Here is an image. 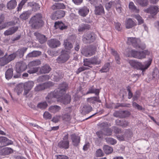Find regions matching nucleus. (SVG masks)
<instances>
[{"instance_id": "f257e3e1", "label": "nucleus", "mask_w": 159, "mask_h": 159, "mask_svg": "<svg viewBox=\"0 0 159 159\" xmlns=\"http://www.w3.org/2000/svg\"><path fill=\"white\" fill-rule=\"evenodd\" d=\"M67 88L68 84L66 83L60 84L58 88L53 92L48 93L46 97L47 101L51 103L53 101L52 99L56 98L58 99V101L65 104L69 103L71 100L70 96L67 94L64 96Z\"/></svg>"}, {"instance_id": "f03ea898", "label": "nucleus", "mask_w": 159, "mask_h": 159, "mask_svg": "<svg viewBox=\"0 0 159 159\" xmlns=\"http://www.w3.org/2000/svg\"><path fill=\"white\" fill-rule=\"evenodd\" d=\"M148 53L146 51L138 52L134 50L127 49L124 52L125 54L128 57H133L139 59H142L145 58Z\"/></svg>"}, {"instance_id": "7ed1b4c3", "label": "nucleus", "mask_w": 159, "mask_h": 159, "mask_svg": "<svg viewBox=\"0 0 159 159\" xmlns=\"http://www.w3.org/2000/svg\"><path fill=\"white\" fill-rule=\"evenodd\" d=\"M42 15L40 13L36 14L32 17L29 21L31 26L35 28H38L43 25V22L42 20Z\"/></svg>"}, {"instance_id": "20e7f679", "label": "nucleus", "mask_w": 159, "mask_h": 159, "mask_svg": "<svg viewBox=\"0 0 159 159\" xmlns=\"http://www.w3.org/2000/svg\"><path fill=\"white\" fill-rule=\"evenodd\" d=\"M128 62L132 67L134 69H140L144 71L149 66L151 63V60H149L146 61L144 65H143L141 63L134 60H129Z\"/></svg>"}, {"instance_id": "39448f33", "label": "nucleus", "mask_w": 159, "mask_h": 159, "mask_svg": "<svg viewBox=\"0 0 159 159\" xmlns=\"http://www.w3.org/2000/svg\"><path fill=\"white\" fill-rule=\"evenodd\" d=\"M127 43L131 44L134 47L136 48H140L143 49L145 48V45L141 46L140 45L141 41L140 39L135 38L129 37L128 38Z\"/></svg>"}, {"instance_id": "423d86ee", "label": "nucleus", "mask_w": 159, "mask_h": 159, "mask_svg": "<svg viewBox=\"0 0 159 159\" xmlns=\"http://www.w3.org/2000/svg\"><path fill=\"white\" fill-rule=\"evenodd\" d=\"M70 52L65 50L62 51L61 54L57 59V62L59 63H64L70 58Z\"/></svg>"}, {"instance_id": "0eeeda50", "label": "nucleus", "mask_w": 159, "mask_h": 159, "mask_svg": "<svg viewBox=\"0 0 159 159\" xmlns=\"http://www.w3.org/2000/svg\"><path fill=\"white\" fill-rule=\"evenodd\" d=\"M69 135L66 133L63 136L62 140L59 142L58 146L61 148L67 149L69 148Z\"/></svg>"}, {"instance_id": "6e6552de", "label": "nucleus", "mask_w": 159, "mask_h": 159, "mask_svg": "<svg viewBox=\"0 0 159 159\" xmlns=\"http://www.w3.org/2000/svg\"><path fill=\"white\" fill-rule=\"evenodd\" d=\"M144 12L153 16L156 15L159 12V7L156 5H151L144 10Z\"/></svg>"}, {"instance_id": "1a4fd4ad", "label": "nucleus", "mask_w": 159, "mask_h": 159, "mask_svg": "<svg viewBox=\"0 0 159 159\" xmlns=\"http://www.w3.org/2000/svg\"><path fill=\"white\" fill-rule=\"evenodd\" d=\"M34 83L32 81H28L25 83L23 85L24 89V95L26 96L30 90L34 85Z\"/></svg>"}, {"instance_id": "9d476101", "label": "nucleus", "mask_w": 159, "mask_h": 159, "mask_svg": "<svg viewBox=\"0 0 159 159\" xmlns=\"http://www.w3.org/2000/svg\"><path fill=\"white\" fill-rule=\"evenodd\" d=\"M95 39L93 34L88 33L83 36V40L84 43H90L93 42Z\"/></svg>"}, {"instance_id": "9b49d317", "label": "nucleus", "mask_w": 159, "mask_h": 159, "mask_svg": "<svg viewBox=\"0 0 159 159\" xmlns=\"http://www.w3.org/2000/svg\"><path fill=\"white\" fill-rule=\"evenodd\" d=\"M16 71L17 73H20L25 70L26 68V65L23 63L18 62L16 65Z\"/></svg>"}, {"instance_id": "f8f14e48", "label": "nucleus", "mask_w": 159, "mask_h": 159, "mask_svg": "<svg viewBox=\"0 0 159 159\" xmlns=\"http://www.w3.org/2000/svg\"><path fill=\"white\" fill-rule=\"evenodd\" d=\"M48 44L49 46L52 48H57L61 45L59 41L56 39H51L48 41Z\"/></svg>"}, {"instance_id": "ddd939ff", "label": "nucleus", "mask_w": 159, "mask_h": 159, "mask_svg": "<svg viewBox=\"0 0 159 159\" xmlns=\"http://www.w3.org/2000/svg\"><path fill=\"white\" fill-rule=\"evenodd\" d=\"M71 139L73 145L76 146L80 141V138L75 134H73L70 135Z\"/></svg>"}, {"instance_id": "4468645a", "label": "nucleus", "mask_w": 159, "mask_h": 159, "mask_svg": "<svg viewBox=\"0 0 159 159\" xmlns=\"http://www.w3.org/2000/svg\"><path fill=\"white\" fill-rule=\"evenodd\" d=\"M89 12V9L86 6H84L79 8L78 11L79 15L83 17L86 16Z\"/></svg>"}, {"instance_id": "2eb2a0df", "label": "nucleus", "mask_w": 159, "mask_h": 159, "mask_svg": "<svg viewBox=\"0 0 159 159\" xmlns=\"http://www.w3.org/2000/svg\"><path fill=\"white\" fill-rule=\"evenodd\" d=\"M95 52V50L91 48L83 49L81 51L82 54L86 57H90L93 55Z\"/></svg>"}, {"instance_id": "dca6fc26", "label": "nucleus", "mask_w": 159, "mask_h": 159, "mask_svg": "<svg viewBox=\"0 0 159 159\" xmlns=\"http://www.w3.org/2000/svg\"><path fill=\"white\" fill-rule=\"evenodd\" d=\"M65 15V12L62 10H60L56 11L51 16L52 19L56 20L57 19L64 17Z\"/></svg>"}, {"instance_id": "f3484780", "label": "nucleus", "mask_w": 159, "mask_h": 159, "mask_svg": "<svg viewBox=\"0 0 159 159\" xmlns=\"http://www.w3.org/2000/svg\"><path fill=\"white\" fill-rule=\"evenodd\" d=\"M94 13L97 15H102L104 14V10L103 7L101 4L95 7Z\"/></svg>"}, {"instance_id": "a211bd4d", "label": "nucleus", "mask_w": 159, "mask_h": 159, "mask_svg": "<svg viewBox=\"0 0 159 159\" xmlns=\"http://www.w3.org/2000/svg\"><path fill=\"white\" fill-rule=\"evenodd\" d=\"M63 45L65 49L68 50H70L73 47L69 39L68 38L64 40Z\"/></svg>"}, {"instance_id": "6ab92c4d", "label": "nucleus", "mask_w": 159, "mask_h": 159, "mask_svg": "<svg viewBox=\"0 0 159 159\" xmlns=\"http://www.w3.org/2000/svg\"><path fill=\"white\" fill-rule=\"evenodd\" d=\"M34 34L36 38L39 40L40 43L42 44L46 41L47 39L44 35L41 34L37 32H35Z\"/></svg>"}, {"instance_id": "aec40b11", "label": "nucleus", "mask_w": 159, "mask_h": 159, "mask_svg": "<svg viewBox=\"0 0 159 159\" xmlns=\"http://www.w3.org/2000/svg\"><path fill=\"white\" fill-rule=\"evenodd\" d=\"M136 25L135 22L131 18H129L126 20L125 26L127 29L131 28Z\"/></svg>"}, {"instance_id": "412c9836", "label": "nucleus", "mask_w": 159, "mask_h": 159, "mask_svg": "<svg viewBox=\"0 0 159 159\" xmlns=\"http://www.w3.org/2000/svg\"><path fill=\"white\" fill-rule=\"evenodd\" d=\"M17 5V2L16 0H11L7 4V7L9 10L14 9Z\"/></svg>"}, {"instance_id": "4be33fe9", "label": "nucleus", "mask_w": 159, "mask_h": 159, "mask_svg": "<svg viewBox=\"0 0 159 159\" xmlns=\"http://www.w3.org/2000/svg\"><path fill=\"white\" fill-rule=\"evenodd\" d=\"M61 109L60 107L57 105H55L50 106L49 107L48 110L52 113H55L59 112Z\"/></svg>"}, {"instance_id": "5701e85b", "label": "nucleus", "mask_w": 159, "mask_h": 159, "mask_svg": "<svg viewBox=\"0 0 159 159\" xmlns=\"http://www.w3.org/2000/svg\"><path fill=\"white\" fill-rule=\"evenodd\" d=\"M93 86L90 87L86 93V94L89 93H94L96 95H99L100 90L99 89H94Z\"/></svg>"}, {"instance_id": "b1692460", "label": "nucleus", "mask_w": 159, "mask_h": 159, "mask_svg": "<svg viewBox=\"0 0 159 159\" xmlns=\"http://www.w3.org/2000/svg\"><path fill=\"white\" fill-rule=\"evenodd\" d=\"M31 13V12L29 11L24 12L20 15V17L23 20H26L29 17Z\"/></svg>"}, {"instance_id": "393cba45", "label": "nucleus", "mask_w": 159, "mask_h": 159, "mask_svg": "<svg viewBox=\"0 0 159 159\" xmlns=\"http://www.w3.org/2000/svg\"><path fill=\"white\" fill-rule=\"evenodd\" d=\"M27 49V48L23 47L19 49L15 53L16 56H18L20 57H22L24 56V54Z\"/></svg>"}, {"instance_id": "a878e982", "label": "nucleus", "mask_w": 159, "mask_h": 159, "mask_svg": "<svg viewBox=\"0 0 159 159\" xmlns=\"http://www.w3.org/2000/svg\"><path fill=\"white\" fill-rule=\"evenodd\" d=\"M53 9H64L65 8V5L62 3H57L54 4L52 7Z\"/></svg>"}, {"instance_id": "bb28decb", "label": "nucleus", "mask_w": 159, "mask_h": 159, "mask_svg": "<svg viewBox=\"0 0 159 159\" xmlns=\"http://www.w3.org/2000/svg\"><path fill=\"white\" fill-rule=\"evenodd\" d=\"M18 29V27L17 26L13 27L5 31L4 34L5 35H11L16 32Z\"/></svg>"}, {"instance_id": "cd10ccee", "label": "nucleus", "mask_w": 159, "mask_h": 159, "mask_svg": "<svg viewBox=\"0 0 159 159\" xmlns=\"http://www.w3.org/2000/svg\"><path fill=\"white\" fill-rule=\"evenodd\" d=\"M87 101L88 102L92 104H94L96 102H101L99 97H93L88 98L87 99Z\"/></svg>"}, {"instance_id": "c85d7f7f", "label": "nucleus", "mask_w": 159, "mask_h": 159, "mask_svg": "<svg viewBox=\"0 0 159 159\" xmlns=\"http://www.w3.org/2000/svg\"><path fill=\"white\" fill-rule=\"evenodd\" d=\"M51 68L48 65H45L42 67L40 69V72L41 73H47L49 72L51 70Z\"/></svg>"}, {"instance_id": "c756f323", "label": "nucleus", "mask_w": 159, "mask_h": 159, "mask_svg": "<svg viewBox=\"0 0 159 159\" xmlns=\"http://www.w3.org/2000/svg\"><path fill=\"white\" fill-rule=\"evenodd\" d=\"M54 26L56 28H59L61 30L66 29L67 28V26L65 25L63 23L59 21L56 22Z\"/></svg>"}, {"instance_id": "7c9ffc66", "label": "nucleus", "mask_w": 159, "mask_h": 159, "mask_svg": "<svg viewBox=\"0 0 159 159\" xmlns=\"http://www.w3.org/2000/svg\"><path fill=\"white\" fill-rule=\"evenodd\" d=\"M5 77L7 79L9 80L11 78L13 75V70L12 69H9L5 73Z\"/></svg>"}, {"instance_id": "2f4dec72", "label": "nucleus", "mask_w": 159, "mask_h": 159, "mask_svg": "<svg viewBox=\"0 0 159 159\" xmlns=\"http://www.w3.org/2000/svg\"><path fill=\"white\" fill-rule=\"evenodd\" d=\"M41 54V52L40 51H34L29 53L27 56L29 57H36L39 56Z\"/></svg>"}, {"instance_id": "473e14b6", "label": "nucleus", "mask_w": 159, "mask_h": 159, "mask_svg": "<svg viewBox=\"0 0 159 159\" xmlns=\"http://www.w3.org/2000/svg\"><path fill=\"white\" fill-rule=\"evenodd\" d=\"M41 64V62L39 60H36L30 61L28 64V66L29 67L35 66H39Z\"/></svg>"}, {"instance_id": "72a5a7b5", "label": "nucleus", "mask_w": 159, "mask_h": 159, "mask_svg": "<svg viewBox=\"0 0 159 159\" xmlns=\"http://www.w3.org/2000/svg\"><path fill=\"white\" fill-rule=\"evenodd\" d=\"M103 149L105 153L107 154H109L111 153L113 150L112 148L107 145L104 146Z\"/></svg>"}, {"instance_id": "f704fd0d", "label": "nucleus", "mask_w": 159, "mask_h": 159, "mask_svg": "<svg viewBox=\"0 0 159 159\" xmlns=\"http://www.w3.org/2000/svg\"><path fill=\"white\" fill-rule=\"evenodd\" d=\"M28 6L32 7L34 9V10H39L40 8L39 4L38 3H35L34 2H28Z\"/></svg>"}, {"instance_id": "c9c22d12", "label": "nucleus", "mask_w": 159, "mask_h": 159, "mask_svg": "<svg viewBox=\"0 0 159 159\" xmlns=\"http://www.w3.org/2000/svg\"><path fill=\"white\" fill-rule=\"evenodd\" d=\"M111 54L115 56L117 63L118 64H120V58L117 52L113 49H111Z\"/></svg>"}, {"instance_id": "e433bc0d", "label": "nucleus", "mask_w": 159, "mask_h": 159, "mask_svg": "<svg viewBox=\"0 0 159 159\" xmlns=\"http://www.w3.org/2000/svg\"><path fill=\"white\" fill-rule=\"evenodd\" d=\"M92 110V107L89 106H85L82 109V112L83 113H88Z\"/></svg>"}, {"instance_id": "4c0bfd02", "label": "nucleus", "mask_w": 159, "mask_h": 159, "mask_svg": "<svg viewBox=\"0 0 159 159\" xmlns=\"http://www.w3.org/2000/svg\"><path fill=\"white\" fill-rule=\"evenodd\" d=\"M89 28V25L84 24L80 25L78 28V30L79 32L84 31L85 29H88Z\"/></svg>"}, {"instance_id": "58836bf2", "label": "nucleus", "mask_w": 159, "mask_h": 159, "mask_svg": "<svg viewBox=\"0 0 159 159\" xmlns=\"http://www.w3.org/2000/svg\"><path fill=\"white\" fill-rule=\"evenodd\" d=\"M83 62L84 65V66H87L86 67H88L89 68V67H92L91 65L92 64L91 63V61L90 58L84 59Z\"/></svg>"}, {"instance_id": "ea45409f", "label": "nucleus", "mask_w": 159, "mask_h": 159, "mask_svg": "<svg viewBox=\"0 0 159 159\" xmlns=\"http://www.w3.org/2000/svg\"><path fill=\"white\" fill-rule=\"evenodd\" d=\"M92 65H98L101 62V61L98 58L96 57L90 58Z\"/></svg>"}, {"instance_id": "a19ab883", "label": "nucleus", "mask_w": 159, "mask_h": 159, "mask_svg": "<svg viewBox=\"0 0 159 159\" xmlns=\"http://www.w3.org/2000/svg\"><path fill=\"white\" fill-rule=\"evenodd\" d=\"M129 9L132 11L136 13L139 12V10L136 8V7L133 2H129Z\"/></svg>"}, {"instance_id": "79ce46f5", "label": "nucleus", "mask_w": 159, "mask_h": 159, "mask_svg": "<svg viewBox=\"0 0 159 159\" xmlns=\"http://www.w3.org/2000/svg\"><path fill=\"white\" fill-rule=\"evenodd\" d=\"M8 63L6 55L3 57L0 58V66H3Z\"/></svg>"}, {"instance_id": "37998d69", "label": "nucleus", "mask_w": 159, "mask_h": 159, "mask_svg": "<svg viewBox=\"0 0 159 159\" xmlns=\"http://www.w3.org/2000/svg\"><path fill=\"white\" fill-rule=\"evenodd\" d=\"M136 1L137 2L142 6H147L148 4V0H136Z\"/></svg>"}, {"instance_id": "c03bdc74", "label": "nucleus", "mask_w": 159, "mask_h": 159, "mask_svg": "<svg viewBox=\"0 0 159 159\" xmlns=\"http://www.w3.org/2000/svg\"><path fill=\"white\" fill-rule=\"evenodd\" d=\"M109 63H107L105 64L102 69L100 70V71L101 73L106 72L109 71Z\"/></svg>"}, {"instance_id": "a18cd8bd", "label": "nucleus", "mask_w": 159, "mask_h": 159, "mask_svg": "<svg viewBox=\"0 0 159 159\" xmlns=\"http://www.w3.org/2000/svg\"><path fill=\"white\" fill-rule=\"evenodd\" d=\"M115 5L116 3L114 2L110 1L106 4L105 7L106 9L109 10L111 7H115Z\"/></svg>"}, {"instance_id": "49530a36", "label": "nucleus", "mask_w": 159, "mask_h": 159, "mask_svg": "<svg viewBox=\"0 0 159 159\" xmlns=\"http://www.w3.org/2000/svg\"><path fill=\"white\" fill-rule=\"evenodd\" d=\"M48 106V104L45 102L39 103L37 105V107L42 109L46 108Z\"/></svg>"}, {"instance_id": "de8ad7c7", "label": "nucleus", "mask_w": 159, "mask_h": 159, "mask_svg": "<svg viewBox=\"0 0 159 159\" xmlns=\"http://www.w3.org/2000/svg\"><path fill=\"white\" fill-rule=\"evenodd\" d=\"M105 139L108 143L111 145H114L116 143V140L111 138H106Z\"/></svg>"}, {"instance_id": "09e8293b", "label": "nucleus", "mask_w": 159, "mask_h": 159, "mask_svg": "<svg viewBox=\"0 0 159 159\" xmlns=\"http://www.w3.org/2000/svg\"><path fill=\"white\" fill-rule=\"evenodd\" d=\"M45 86L44 84H40L36 86L34 88V90L36 91H40L45 89Z\"/></svg>"}, {"instance_id": "8fccbe9b", "label": "nucleus", "mask_w": 159, "mask_h": 159, "mask_svg": "<svg viewBox=\"0 0 159 159\" xmlns=\"http://www.w3.org/2000/svg\"><path fill=\"white\" fill-rule=\"evenodd\" d=\"M2 152L6 155H8L13 152V150L10 148L8 147L3 148Z\"/></svg>"}, {"instance_id": "3c124183", "label": "nucleus", "mask_w": 159, "mask_h": 159, "mask_svg": "<svg viewBox=\"0 0 159 159\" xmlns=\"http://www.w3.org/2000/svg\"><path fill=\"white\" fill-rule=\"evenodd\" d=\"M23 87H24L23 84H19L16 87L17 92L18 95L22 92Z\"/></svg>"}, {"instance_id": "603ef678", "label": "nucleus", "mask_w": 159, "mask_h": 159, "mask_svg": "<svg viewBox=\"0 0 159 159\" xmlns=\"http://www.w3.org/2000/svg\"><path fill=\"white\" fill-rule=\"evenodd\" d=\"M16 55L15 53L11 54L8 56L7 57H6L7 60L9 62L13 60L16 57Z\"/></svg>"}, {"instance_id": "864d4df0", "label": "nucleus", "mask_w": 159, "mask_h": 159, "mask_svg": "<svg viewBox=\"0 0 159 159\" xmlns=\"http://www.w3.org/2000/svg\"><path fill=\"white\" fill-rule=\"evenodd\" d=\"M39 68V67H35L30 68L27 71V72L30 74L36 73L38 71Z\"/></svg>"}, {"instance_id": "5fc2aeb1", "label": "nucleus", "mask_w": 159, "mask_h": 159, "mask_svg": "<svg viewBox=\"0 0 159 159\" xmlns=\"http://www.w3.org/2000/svg\"><path fill=\"white\" fill-rule=\"evenodd\" d=\"M28 0H22L20 3L18 4L17 7V11H20L22 9L23 6Z\"/></svg>"}, {"instance_id": "6e6d98bb", "label": "nucleus", "mask_w": 159, "mask_h": 159, "mask_svg": "<svg viewBox=\"0 0 159 159\" xmlns=\"http://www.w3.org/2000/svg\"><path fill=\"white\" fill-rule=\"evenodd\" d=\"M28 0H22L20 3L18 4L17 7V11H20L22 9L23 6Z\"/></svg>"}, {"instance_id": "4d7b16f0", "label": "nucleus", "mask_w": 159, "mask_h": 159, "mask_svg": "<svg viewBox=\"0 0 159 159\" xmlns=\"http://www.w3.org/2000/svg\"><path fill=\"white\" fill-rule=\"evenodd\" d=\"M61 119V116L56 115L53 118L52 121L55 123H57Z\"/></svg>"}, {"instance_id": "13d9d810", "label": "nucleus", "mask_w": 159, "mask_h": 159, "mask_svg": "<svg viewBox=\"0 0 159 159\" xmlns=\"http://www.w3.org/2000/svg\"><path fill=\"white\" fill-rule=\"evenodd\" d=\"M49 77L48 75H44L42 76H40L38 80V81L39 82H41L44 81L47 79H49Z\"/></svg>"}, {"instance_id": "bf43d9fd", "label": "nucleus", "mask_w": 159, "mask_h": 159, "mask_svg": "<svg viewBox=\"0 0 159 159\" xmlns=\"http://www.w3.org/2000/svg\"><path fill=\"white\" fill-rule=\"evenodd\" d=\"M132 134V132L130 129H126L125 130V133L124 134L125 137H130Z\"/></svg>"}, {"instance_id": "052dcab7", "label": "nucleus", "mask_w": 159, "mask_h": 159, "mask_svg": "<svg viewBox=\"0 0 159 159\" xmlns=\"http://www.w3.org/2000/svg\"><path fill=\"white\" fill-rule=\"evenodd\" d=\"M43 116L46 119H50L52 118V115L48 111H45L43 114Z\"/></svg>"}, {"instance_id": "680f3d73", "label": "nucleus", "mask_w": 159, "mask_h": 159, "mask_svg": "<svg viewBox=\"0 0 159 159\" xmlns=\"http://www.w3.org/2000/svg\"><path fill=\"white\" fill-rule=\"evenodd\" d=\"M89 68L88 67H86L84 66H81L76 71V73L77 74H78L79 73L85 70H89Z\"/></svg>"}, {"instance_id": "e2e57ef3", "label": "nucleus", "mask_w": 159, "mask_h": 159, "mask_svg": "<svg viewBox=\"0 0 159 159\" xmlns=\"http://www.w3.org/2000/svg\"><path fill=\"white\" fill-rule=\"evenodd\" d=\"M154 78L157 79L159 78V71L157 69L155 70L152 74Z\"/></svg>"}, {"instance_id": "0e129e2a", "label": "nucleus", "mask_w": 159, "mask_h": 159, "mask_svg": "<svg viewBox=\"0 0 159 159\" xmlns=\"http://www.w3.org/2000/svg\"><path fill=\"white\" fill-rule=\"evenodd\" d=\"M135 18L137 20L139 24H141L143 23V20L142 17H141L139 15H135Z\"/></svg>"}, {"instance_id": "69168bd1", "label": "nucleus", "mask_w": 159, "mask_h": 159, "mask_svg": "<svg viewBox=\"0 0 159 159\" xmlns=\"http://www.w3.org/2000/svg\"><path fill=\"white\" fill-rule=\"evenodd\" d=\"M70 119V116L67 114H65L61 116V119L64 121H69Z\"/></svg>"}, {"instance_id": "338daca9", "label": "nucleus", "mask_w": 159, "mask_h": 159, "mask_svg": "<svg viewBox=\"0 0 159 159\" xmlns=\"http://www.w3.org/2000/svg\"><path fill=\"white\" fill-rule=\"evenodd\" d=\"M104 154L102 150L101 149H98L96 151V156L98 157H101L103 156Z\"/></svg>"}, {"instance_id": "774afa93", "label": "nucleus", "mask_w": 159, "mask_h": 159, "mask_svg": "<svg viewBox=\"0 0 159 159\" xmlns=\"http://www.w3.org/2000/svg\"><path fill=\"white\" fill-rule=\"evenodd\" d=\"M56 159H69V157L64 155H58L56 156Z\"/></svg>"}]
</instances>
